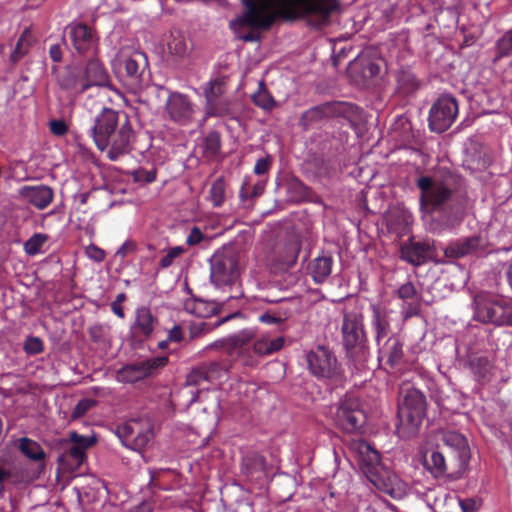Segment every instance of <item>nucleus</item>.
Wrapping results in <instances>:
<instances>
[{"label": "nucleus", "mask_w": 512, "mask_h": 512, "mask_svg": "<svg viewBox=\"0 0 512 512\" xmlns=\"http://www.w3.org/2000/svg\"><path fill=\"white\" fill-rule=\"evenodd\" d=\"M378 348V360H385L386 364L394 368L400 365L404 358L403 343L395 335H391L385 341L376 344Z\"/></svg>", "instance_id": "24"}, {"label": "nucleus", "mask_w": 512, "mask_h": 512, "mask_svg": "<svg viewBox=\"0 0 512 512\" xmlns=\"http://www.w3.org/2000/svg\"><path fill=\"white\" fill-rule=\"evenodd\" d=\"M86 254L89 258H91L97 262H100L105 258L104 251L95 245H89L86 248Z\"/></svg>", "instance_id": "62"}, {"label": "nucleus", "mask_w": 512, "mask_h": 512, "mask_svg": "<svg viewBox=\"0 0 512 512\" xmlns=\"http://www.w3.org/2000/svg\"><path fill=\"white\" fill-rule=\"evenodd\" d=\"M427 400L422 391L408 384L400 387L397 426L400 437L409 439L416 435L426 416Z\"/></svg>", "instance_id": "4"}, {"label": "nucleus", "mask_w": 512, "mask_h": 512, "mask_svg": "<svg viewBox=\"0 0 512 512\" xmlns=\"http://www.w3.org/2000/svg\"><path fill=\"white\" fill-rule=\"evenodd\" d=\"M351 449L358 453V462L360 468L367 479L371 474H377L385 466L381 464L380 454L371 445L362 440H354L351 443Z\"/></svg>", "instance_id": "17"}, {"label": "nucleus", "mask_w": 512, "mask_h": 512, "mask_svg": "<svg viewBox=\"0 0 512 512\" xmlns=\"http://www.w3.org/2000/svg\"><path fill=\"white\" fill-rule=\"evenodd\" d=\"M308 368L320 379H337L341 371L335 355L326 347L318 346L306 355Z\"/></svg>", "instance_id": "11"}, {"label": "nucleus", "mask_w": 512, "mask_h": 512, "mask_svg": "<svg viewBox=\"0 0 512 512\" xmlns=\"http://www.w3.org/2000/svg\"><path fill=\"white\" fill-rule=\"evenodd\" d=\"M416 295V289L411 282H407L399 287L398 296L403 300H408L414 298Z\"/></svg>", "instance_id": "58"}, {"label": "nucleus", "mask_w": 512, "mask_h": 512, "mask_svg": "<svg viewBox=\"0 0 512 512\" xmlns=\"http://www.w3.org/2000/svg\"><path fill=\"white\" fill-rule=\"evenodd\" d=\"M220 135L217 132L209 133L204 139V152L207 156L213 157L220 151Z\"/></svg>", "instance_id": "47"}, {"label": "nucleus", "mask_w": 512, "mask_h": 512, "mask_svg": "<svg viewBox=\"0 0 512 512\" xmlns=\"http://www.w3.org/2000/svg\"><path fill=\"white\" fill-rule=\"evenodd\" d=\"M381 72L380 61L373 60L369 57L361 56L349 63L348 73L350 77L358 84H366V82L377 77Z\"/></svg>", "instance_id": "21"}, {"label": "nucleus", "mask_w": 512, "mask_h": 512, "mask_svg": "<svg viewBox=\"0 0 512 512\" xmlns=\"http://www.w3.org/2000/svg\"><path fill=\"white\" fill-rule=\"evenodd\" d=\"M23 349L30 355L40 354L44 350L43 341L39 337L30 336L25 340Z\"/></svg>", "instance_id": "52"}, {"label": "nucleus", "mask_w": 512, "mask_h": 512, "mask_svg": "<svg viewBox=\"0 0 512 512\" xmlns=\"http://www.w3.org/2000/svg\"><path fill=\"white\" fill-rule=\"evenodd\" d=\"M265 189V183L263 181H258L257 183L249 186L248 184H243L239 196L242 201L246 199H255L261 196Z\"/></svg>", "instance_id": "45"}, {"label": "nucleus", "mask_w": 512, "mask_h": 512, "mask_svg": "<svg viewBox=\"0 0 512 512\" xmlns=\"http://www.w3.org/2000/svg\"><path fill=\"white\" fill-rule=\"evenodd\" d=\"M419 81L416 76L409 70H401L397 75L398 91L409 96L419 88Z\"/></svg>", "instance_id": "36"}, {"label": "nucleus", "mask_w": 512, "mask_h": 512, "mask_svg": "<svg viewBox=\"0 0 512 512\" xmlns=\"http://www.w3.org/2000/svg\"><path fill=\"white\" fill-rule=\"evenodd\" d=\"M210 279L217 287L230 285L239 276V263L237 255L231 251L215 252L209 260Z\"/></svg>", "instance_id": "10"}, {"label": "nucleus", "mask_w": 512, "mask_h": 512, "mask_svg": "<svg viewBox=\"0 0 512 512\" xmlns=\"http://www.w3.org/2000/svg\"><path fill=\"white\" fill-rule=\"evenodd\" d=\"M252 339L248 342V345L251 349V354L254 360H256L255 356H264L270 355L281 350L284 346L285 339L283 337H276L273 339L263 337L258 339L251 344ZM257 361H255V364Z\"/></svg>", "instance_id": "31"}, {"label": "nucleus", "mask_w": 512, "mask_h": 512, "mask_svg": "<svg viewBox=\"0 0 512 512\" xmlns=\"http://www.w3.org/2000/svg\"><path fill=\"white\" fill-rule=\"evenodd\" d=\"M286 249L290 256L287 259L283 260V265L289 268L296 263L298 257V250L294 245H289L287 246Z\"/></svg>", "instance_id": "64"}, {"label": "nucleus", "mask_w": 512, "mask_h": 512, "mask_svg": "<svg viewBox=\"0 0 512 512\" xmlns=\"http://www.w3.org/2000/svg\"><path fill=\"white\" fill-rule=\"evenodd\" d=\"M96 405V401L90 398L80 400L71 413V419L76 420L83 417L91 408Z\"/></svg>", "instance_id": "50"}, {"label": "nucleus", "mask_w": 512, "mask_h": 512, "mask_svg": "<svg viewBox=\"0 0 512 512\" xmlns=\"http://www.w3.org/2000/svg\"><path fill=\"white\" fill-rule=\"evenodd\" d=\"M167 46L169 53L178 57H184L189 50L185 36L177 30L171 31Z\"/></svg>", "instance_id": "37"}, {"label": "nucleus", "mask_w": 512, "mask_h": 512, "mask_svg": "<svg viewBox=\"0 0 512 512\" xmlns=\"http://www.w3.org/2000/svg\"><path fill=\"white\" fill-rule=\"evenodd\" d=\"M155 318L147 307H141L136 310L135 324L132 327V333L139 335L142 340L148 338L154 329Z\"/></svg>", "instance_id": "30"}, {"label": "nucleus", "mask_w": 512, "mask_h": 512, "mask_svg": "<svg viewBox=\"0 0 512 512\" xmlns=\"http://www.w3.org/2000/svg\"><path fill=\"white\" fill-rule=\"evenodd\" d=\"M49 236L44 233H35L24 242L23 249L29 256H35L42 252L43 245L48 241Z\"/></svg>", "instance_id": "40"}, {"label": "nucleus", "mask_w": 512, "mask_h": 512, "mask_svg": "<svg viewBox=\"0 0 512 512\" xmlns=\"http://www.w3.org/2000/svg\"><path fill=\"white\" fill-rule=\"evenodd\" d=\"M368 481L376 489L396 500L404 498L408 491L406 482L387 467L380 469L377 474H371V478Z\"/></svg>", "instance_id": "14"}, {"label": "nucleus", "mask_w": 512, "mask_h": 512, "mask_svg": "<svg viewBox=\"0 0 512 512\" xmlns=\"http://www.w3.org/2000/svg\"><path fill=\"white\" fill-rule=\"evenodd\" d=\"M447 497V494L444 492V491H437V490H429L428 493L426 494V502H427V505L433 509L436 505H437V502L442 500V499H445Z\"/></svg>", "instance_id": "56"}, {"label": "nucleus", "mask_w": 512, "mask_h": 512, "mask_svg": "<svg viewBox=\"0 0 512 512\" xmlns=\"http://www.w3.org/2000/svg\"><path fill=\"white\" fill-rule=\"evenodd\" d=\"M252 102L265 111H271L276 107V100L268 91L264 80L259 81L258 89L251 96Z\"/></svg>", "instance_id": "35"}, {"label": "nucleus", "mask_w": 512, "mask_h": 512, "mask_svg": "<svg viewBox=\"0 0 512 512\" xmlns=\"http://www.w3.org/2000/svg\"><path fill=\"white\" fill-rule=\"evenodd\" d=\"M358 115L359 109L356 105L346 101H331L308 109L303 113L301 121L305 127H309L334 117H342L353 122Z\"/></svg>", "instance_id": "8"}, {"label": "nucleus", "mask_w": 512, "mask_h": 512, "mask_svg": "<svg viewBox=\"0 0 512 512\" xmlns=\"http://www.w3.org/2000/svg\"><path fill=\"white\" fill-rule=\"evenodd\" d=\"M205 368L203 364L194 368L186 378V384L188 386H197L200 385L203 381H207Z\"/></svg>", "instance_id": "51"}, {"label": "nucleus", "mask_w": 512, "mask_h": 512, "mask_svg": "<svg viewBox=\"0 0 512 512\" xmlns=\"http://www.w3.org/2000/svg\"><path fill=\"white\" fill-rule=\"evenodd\" d=\"M127 124L128 118L120 130L118 138L112 143L108 152V157L113 161L117 160L120 156H123L128 152V134L125 132V126Z\"/></svg>", "instance_id": "39"}, {"label": "nucleus", "mask_w": 512, "mask_h": 512, "mask_svg": "<svg viewBox=\"0 0 512 512\" xmlns=\"http://www.w3.org/2000/svg\"><path fill=\"white\" fill-rule=\"evenodd\" d=\"M49 128L52 134L61 137L67 134L68 125L62 119H54L49 122Z\"/></svg>", "instance_id": "55"}, {"label": "nucleus", "mask_w": 512, "mask_h": 512, "mask_svg": "<svg viewBox=\"0 0 512 512\" xmlns=\"http://www.w3.org/2000/svg\"><path fill=\"white\" fill-rule=\"evenodd\" d=\"M18 194L21 199L38 210L46 209L54 199L53 189L44 184L24 185L19 189Z\"/></svg>", "instance_id": "20"}, {"label": "nucleus", "mask_w": 512, "mask_h": 512, "mask_svg": "<svg viewBox=\"0 0 512 512\" xmlns=\"http://www.w3.org/2000/svg\"><path fill=\"white\" fill-rule=\"evenodd\" d=\"M87 90L93 86L104 87L109 84L108 73L103 64L97 59H90L82 73Z\"/></svg>", "instance_id": "28"}, {"label": "nucleus", "mask_w": 512, "mask_h": 512, "mask_svg": "<svg viewBox=\"0 0 512 512\" xmlns=\"http://www.w3.org/2000/svg\"><path fill=\"white\" fill-rule=\"evenodd\" d=\"M153 438V431L150 426H148L145 431L139 432L138 435L134 438L132 444L130 443V450H133L138 453L139 456L142 455L143 449L147 446V444Z\"/></svg>", "instance_id": "42"}, {"label": "nucleus", "mask_w": 512, "mask_h": 512, "mask_svg": "<svg viewBox=\"0 0 512 512\" xmlns=\"http://www.w3.org/2000/svg\"><path fill=\"white\" fill-rule=\"evenodd\" d=\"M59 87L77 96L87 91V85L84 84L82 73L77 69L67 68L57 76Z\"/></svg>", "instance_id": "26"}, {"label": "nucleus", "mask_w": 512, "mask_h": 512, "mask_svg": "<svg viewBox=\"0 0 512 512\" xmlns=\"http://www.w3.org/2000/svg\"><path fill=\"white\" fill-rule=\"evenodd\" d=\"M126 295L124 293H120L117 298L111 304V310L115 315L120 318L125 317V313L122 307V303L125 301Z\"/></svg>", "instance_id": "60"}, {"label": "nucleus", "mask_w": 512, "mask_h": 512, "mask_svg": "<svg viewBox=\"0 0 512 512\" xmlns=\"http://www.w3.org/2000/svg\"><path fill=\"white\" fill-rule=\"evenodd\" d=\"M219 310L220 306L217 302L198 299L197 317L208 318L217 314Z\"/></svg>", "instance_id": "46"}, {"label": "nucleus", "mask_w": 512, "mask_h": 512, "mask_svg": "<svg viewBox=\"0 0 512 512\" xmlns=\"http://www.w3.org/2000/svg\"><path fill=\"white\" fill-rule=\"evenodd\" d=\"M65 33L71 46L79 54L93 52L97 47L96 31L85 23L72 22L66 27Z\"/></svg>", "instance_id": "13"}, {"label": "nucleus", "mask_w": 512, "mask_h": 512, "mask_svg": "<svg viewBox=\"0 0 512 512\" xmlns=\"http://www.w3.org/2000/svg\"><path fill=\"white\" fill-rule=\"evenodd\" d=\"M498 57L512 56V29L497 42Z\"/></svg>", "instance_id": "49"}, {"label": "nucleus", "mask_w": 512, "mask_h": 512, "mask_svg": "<svg viewBox=\"0 0 512 512\" xmlns=\"http://www.w3.org/2000/svg\"><path fill=\"white\" fill-rule=\"evenodd\" d=\"M441 441L446 453L453 454L458 462V467L466 466L470 459V449L467 439L456 431H446L442 433Z\"/></svg>", "instance_id": "19"}, {"label": "nucleus", "mask_w": 512, "mask_h": 512, "mask_svg": "<svg viewBox=\"0 0 512 512\" xmlns=\"http://www.w3.org/2000/svg\"><path fill=\"white\" fill-rule=\"evenodd\" d=\"M165 106L169 118L182 125L189 123L195 112L194 104L186 95L179 92L170 93Z\"/></svg>", "instance_id": "18"}, {"label": "nucleus", "mask_w": 512, "mask_h": 512, "mask_svg": "<svg viewBox=\"0 0 512 512\" xmlns=\"http://www.w3.org/2000/svg\"><path fill=\"white\" fill-rule=\"evenodd\" d=\"M130 175H132L134 182L137 183H151L156 179L155 169L145 170L140 168L130 173Z\"/></svg>", "instance_id": "53"}, {"label": "nucleus", "mask_w": 512, "mask_h": 512, "mask_svg": "<svg viewBox=\"0 0 512 512\" xmlns=\"http://www.w3.org/2000/svg\"><path fill=\"white\" fill-rule=\"evenodd\" d=\"M206 115L210 117H227L236 119L238 110L235 103L228 98H219L216 101H210L205 106Z\"/></svg>", "instance_id": "32"}, {"label": "nucleus", "mask_w": 512, "mask_h": 512, "mask_svg": "<svg viewBox=\"0 0 512 512\" xmlns=\"http://www.w3.org/2000/svg\"><path fill=\"white\" fill-rule=\"evenodd\" d=\"M115 435L124 447H128V422L125 421L121 425L116 426Z\"/></svg>", "instance_id": "61"}, {"label": "nucleus", "mask_w": 512, "mask_h": 512, "mask_svg": "<svg viewBox=\"0 0 512 512\" xmlns=\"http://www.w3.org/2000/svg\"><path fill=\"white\" fill-rule=\"evenodd\" d=\"M18 448L25 457L34 462H44L46 458V453L41 445L28 437L19 439Z\"/></svg>", "instance_id": "34"}, {"label": "nucleus", "mask_w": 512, "mask_h": 512, "mask_svg": "<svg viewBox=\"0 0 512 512\" xmlns=\"http://www.w3.org/2000/svg\"><path fill=\"white\" fill-rule=\"evenodd\" d=\"M210 200L213 206L220 207L225 201V182L218 178L213 182L210 188Z\"/></svg>", "instance_id": "44"}, {"label": "nucleus", "mask_w": 512, "mask_h": 512, "mask_svg": "<svg viewBox=\"0 0 512 512\" xmlns=\"http://www.w3.org/2000/svg\"><path fill=\"white\" fill-rule=\"evenodd\" d=\"M27 33L28 31L25 30L21 34L13 52L11 53L10 61L14 64L17 63L28 52L29 43L26 39Z\"/></svg>", "instance_id": "48"}, {"label": "nucleus", "mask_w": 512, "mask_h": 512, "mask_svg": "<svg viewBox=\"0 0 512 512\" xmlns=\"http://www.w3.org/2000/svg\"><path fill=\"white\" fill-rule=\"evenodd\" d=\"M458 115V103L450 95L440 96L429 111V127L433 132L446 131Z\"/></svg>", "instance_id": "12"}, {"label": "nucleus", "mask_w": 512, "mask_h": 512, "mask_svg": "<svg viewBox=\"0 0 512 512\" xmlns=\"http://www.w3.org/2000/svg\"><path fill=\"white\" fill-rule=\"evenodd\" d=\"M270 167V160L268 158H260L257 160L254 166V173L257 175H263L267 173Z\"/></svg>", "instance_id": "63"}, {"label": "nucleus", "mask_w": 512, "mask_h": 512, "mask_svg": "<svg viewBox=\"0 0 512 512\" xmlns=\"http://www.w3.org/2000/svg\"><path fill=\"white\" fill-rule=\"evenodd\" d=\"M480 245L478 237L463 238L446 249V254L452 257H464L475 251Z\"/></svg>", "instance_id": "33"}, {"label": "nucleus", "mask_w": 512, "mask_h": 512, "mask_svg": "<svg viewBox=\"0 0 512 512\" xmlns=\"http://www.w3.org/2000/svg\"><path fill=\"white\" fill-rule=\"evenodd\" d=\"M184 252V249L181 246H176L171 249L160 259V266L162 268L170 267L174 260L179 257Z\"/></svg>", "instance_id": "54"}, {"label": "nucleus", "mask_w": 512, "mask_h": 512, "mask_svg": "<svg viewBox=\"0 0 512 512\" xmlns=\"http://www.w3.org/2000/svg\"><path fill=\"white\" fill-rule=\"evenodd\" d=\"M333 258L330 255H320L313 259L307 267L308 274L316 284L326 281L332 271Z\"/></svg>", "instance_id": "29"}, {"label": "nucleus", "mask_w": 512, "mask_h": 512, "mask_svg": "<svg viewBox=\"0 0 512 512\" xmlns=\"http://www.w3.org/2000/svg\"><path fill=\"white\" fill-rule=\"evenodd\" d=\"M420 191L419 206L430 220V230L440 234L459 225L465 215L466 187L458 173L440 168L432 175H422L415 182Z\"/></svg>", "instance_id": "2"}, {"label": "nucleus", "mask_w": 512, "mask_h": 512, "mask_svg": "<svg viewBox=\"0 0 512 512\" xmlns=\"http://www.w3.org/2000/svg\"><path fill=\"white\" fill-rule=\"evenodd\" d=\"M167 363V356L145 358L130 363V382L138 381L156 374L158 370L166 366Z\"/></svg>", "instance_id": "22"}, {"label": "nucleus", "mask_w": 512, "mask_h": 512, "mask_svg": "<svg viewBox=\"0 0 512 512\" xmlns=\"http://www.w3.org/2000/svg\"><path fill=\"white\" fill-rule=\"evenodd\" d=\"M252 331L243 330L225 339H219L209 344L206 349H221L219 359L203 363L207 382L222 381L228 378L230 369L236 360H240L244 366H254L248 342L253 339Z\"/></svg>", "instance_id": "3"}, {"label": "nucleus", "mask_w": 512, "mask_h": 512, "mask_svg": "<svg viewBox=\"0 0 512 512\" xmlns=\"http://www.w3.org/2000/svg\"><path fill=\"white\" fill-rule=\"evenodd\" d=\"M459 506L462 512H476L480 507V503L474 498H465L459 500Z\"/></svg>", "instance_id": "59"}, {"label": "nucleus", "mask_w": 512, "mask_h": 512, "mask_svg": "<svg viewBox=\"0 0 512 512\" xmlns=\"http://www.w3.org/2000/svg\"><path fill=\"white\" fill-rule=\"evenodd\" d=\"M370 309L372 312L371 328L375 334L376 344H380V342L385 341L391 336L389 313L385 308L375 304H372Z\"/></svg>", "instance_id": "25"}, {"label": "nucleus", "mask_w": 512, "mask_h": 512, "mask_svg": "<svg viewBox=\"0 0 512 512\" xmlns=\"http://www.w3.org/2000/svg\"><path fill=\"white\" fill-rule=\"evenodd\" d=\"M245 11L230 22L236 37L244 42H257L261 31L268 30L276 18L296 20L303 17L308 24L322 28L331 23L339 9L337 0H241Z\"/></svg>", "instance_id": "1"}, {"label": "nucleus", "mask_w": 512, "mask_h": 512, "mask_svg": "<svg viewBox=\"0 0 512 512\" xmlns=\"http://www.w3.org/2000/svg\"><path fill=\"white\" fill-rule=\"evenodd\" d=\"M423 466L434 478L446 476L449 462L444 448L437 445L435 448L427 450L423 455Z\"/></svg>", "instance_id": "23"}, {"label": "nucleus", "mask_w": 512, "mask_h": 512, "mask_svg": "<svg viewBox=\"0 0 512 512\" xmlns=\"http://www.w3.org/2000/svg\"><path fill=\"white\" fill-rule=\"evenodd\" d=\"M232 317L233 316H227V317L223 318L222 320L216 322L214 325H211L207 322L194 323L190 326V329H189L190 338L194 339V338L200 337L202 335H205L206 333L210 332L214 327H218L219 325L225 323Z\"/></svg>", "instance_id": "43"}, {"label": "nucleus", "mask_w": 512, "mask_h": 512, "mask_svg": "<svg viewBox=\"0 0 512 512\" xmlns=\"http://www.w3.org/2000/svg\"><path fill=\"white\" fill-rule=\"evenodd\" d=\"M130 94H136L141 87L140 83L147 81L145 77L148 62L144 53L134 52L130 55Z\"/></svg>", "instance_id": "27"}, {"label": "nucleus", "mask_w": 512, "mask_h": 512, "mask_svg": "<svg viewBox=\"0 0 512 512\" xmlns=\"http://www.w3.org/2000/svg\"><path fill=\"white\" fill-rule=\"evenodd\" d=\"M71 446L58 458V464L63 472L76 473L87 460L86 451L96 444L95 436H83L76 431L69 432Z\"/></svg>", "instance_id": "9"}, {"label": "nucleus", "mask_w": 512, "mask_h": 512, "mask_svg": "<svg viewBox=\"0 0 512 512\" xmlns=\"http://www.w3.org/2000/svg\"><path fill=\"white\" fill-rule=\"evenodd\" d=\"M333 423L345 433H357L363 427L366 416L360 401L354 396H345L330 408Z\"/></svg>", "instance_id": "7"}, {"label": "nucleus", "mask_w": 512, "mask_h": 512, "mask_svg": "<svg viewBox=\"0 0 512 512\" xmlns=\"http://www.w3.org/2000/svg\"><path fill=\"white\" fill-rule=\"evenodd\" d=\"M472 372L478 381L487 379L492 372L493 363L487 356H478L470 362Z\"/></svg>", "instance_id": "38"}, {"label": "nucleus", "mask_w": 512, "mask_h": 512, "mask_svg": "<svg viewBox=\"0 0 512 512\" xmlns=\"http://www.w3.org/2000/svg\"><path fill=\"white\" fill-rule=\"evenodd\" d=\"M203 238H204V235H203L202 231L200 230V228L197 226H194L190 230V232L186 238V244L188 246L198 245L203 240Z\"/></svg>", "instance_id": "57"}, {"label": "nucleus", "mask_w": 512, "mask_h": 512, "mask_svg": "<svg viewBox=\"0 0 512 512\" xmlns=\"http://www.w3.org/2000/svg\"><path fill=\"white\" fill-rule=\"evenodd\" d=\"M473 319L497 327H512V302L488 292L477 293L472 302Z\"/></svg>", "instance_id": "6"}, {"label": "nucleus", "mask_w": 512, "mask_h": 512, "mask_svg": "<svg viewBox=\"0 0 512 512\" xmlns=\"http://www.w3.org/2000/svg\"><path fill=\"white\" fill-rule=\"evenodd\" d=\"M435 254L434 242L431 240H409L400 247V257L404 261L420 266L431 260Z\"/></svg>", "instance_id": "16"}, {"label": "nucleus", "mask_w": 512, "mask_h": 512, "mask_svg": "<svg viewBox=\"0 0 512 512\" xmlns=\"http://www.w3.org/2000/svg\"><path fill=\"white\" fill-rule=\"evenodd\" d=\"M118 124V113L110 108H103L96 116L91 128L93 140L100 151H104L108 145L111 135L115 132Z\"/></svg>", "instance_id": "15"}, {"label": "nucleus", "mask_w": 512, "mask_h": 512, "mask_svg": "<svg viewBox=\"0 0 512 512\" xmlns=\"http://www.w3.org/2000/svg\"><path fill=\"white\" fill-rule=\"evenodd\" d=\"M341 333L348 358L353 362L356 369H363L370 355L363 315L356 310L345 312Z\"/></svg>", "instance_id": "5"}, {"label": "nucleus", "mask_w": 512, "mask_h": 512, "mask_svg": "<svg viewBox=\"0 0 512 512\" xmlns=\"http://www.w3.org/2000/svg\"><path fill=\"white\" fill-rule=\"evenodd\" d=\"M226 91V83L223 79H215L209 83L204 91L206 103L216 101L219 98H224L223 95Z\"/></svg>", "instance_id": "41"}]
</instances>
